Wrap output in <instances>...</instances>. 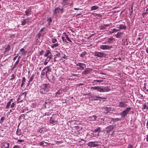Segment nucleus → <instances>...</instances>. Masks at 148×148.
<instances>
[{
  "label": "nucleus",
  "instance_id": "nucleus-1",
  "mask_svg": "<svg viewBox=\"0 0 148 148\" xmlns=\"http://www.w3.org/2000/svg\"><path fill=\"white\" fill-rule=\"evenodd\" d=\"M51 86L49 84H42L40 88V92L42 94H45L50 89Z\"/></svg>",
  "mask_w": 148,
  "mask_h": 148
},
{
  "label": "nucleus",
  "instance_id": "nucleus-2",
  "mask_svg": "<svg viewBox=\"0 0 148 148\" xmlns=\"http://www.w3.org/2000/svg\"><path fill=\"white\" fill-rule=\"evenodd\" d=\"M91 89L92 90H97V91L100 92H105L108 91L110 90V87L108 86L103 87V86H95L92 87Z\"/></svg>",
  "mask_w": 148,
  "mask_h": 148
},
{
  "label": "nucleus",
  "instance_id": "nucleus-3",
  "mask_svg": "<svg viewBox=\"0 0 148 148\" xmlns=\"http://www.w3.org/2000/svg\"><path fill=\"white\" fill-rule=\"evenodd\" d=\"M100 142L97 141L90 142L88 143V145L90 147H95L99 146L101 145Z\"/></svg>",
  "mask_w": 148,
  "mask_h": 148
},
{
  "label": "nucleus",
  "instance_id": "nucleus-4",
  "mask_svg": "<svg viewBox=\"0 0 148 148\" xmlns=\"http://www.w3.org/2000/svg\"><path fill=\"white\" fill-rule=\"evenodd\" d=\"M131 109V108H127L125 110L120 113V114L122 116V117H125L129 112Z\"/></svg>",
  "mask_w": 148,
  "mask_h": 148
},
{
  "label": "nucleus",
  "instance_id": "nucleus-5",
  "mask_svg": "<svg viewBox=\"0 0 148 148\" xmlns=\"http://www.w3.org/2000/svg\"><path fill=\"white\" fill-rule=\"evenodd\" d=\"M112 48V46H108L106 45H101L100 46V48L102 50L110 49Z\"/></svg>",
  "mask_w": 148,
  "mask_h": 148
},
{
  "label": "nucleus",
  "instance_id": "nucleus-6",
  "mask_svg": "<svg viewBox=\"0 0 148 148\" xmlns=\"http://www.w3.org/2000/svg\"><path fill=\"white\" fill-rule=\"evenodd\" d=\"M46 69H47V71H46V73H45V74L46 75V77H47L49 73V72L51 71V69L49 67V66H46L45 67V68L43 70V71H45ZM44 74L45 73V72L44 73Z\"/></svg>",
  "mask_w": 148,
  "mask_h": 148
},
{
  "label": "nucleus",
  "instance_id": "nucleus-7",
  "mask_svg": "<svg viewBox=\"0 0 148 148\" xmlns=\"http://www.w3.org/2000/svg\"><path fill=\"white\" fill-rule=\"evenodd\" d=\"M127 106V104L125 103V102L123 101L119 102L118 105V106L120 108L125 107Z\"/></svg>",
  "mask_w": 148,
  "mask_h": 148
},
{
  "label": "nucleus",
  "instance_id": "nucleus-8",
  "mask_svg": "<svg viewBox=\"0 0 148 148\" xmlns=\"http://www.w3.org/2000/svg\"><path fill=\"white\" fill-rule=\"evenodd\" d=\"M94 55L96 56L101 58L105 56V54L102 52H96L95 53Z\"/></svg>",
  "mask_w": 148,
  "mask_h": 148
},
{
  "label": "nucleus",
  "instance_id": "nucleus-9",
  "mask_svg": "<svg viewBox=\"0 0 148 148\" xmlns=\"http://www.w3.org/2000/svg\"><path fill=\"white\" fill-rule=\"evenodd\" d=\"M114 127V126H109L106 128V131L107 133H109L113 130Z\"/></svg>",
  "mask_w": 148,
  "mask_h": 148
},
{
  "label": "nucleus",
  "instance_id": "nucleus-10",
  "mask_svg": "<svg viewBox=\"0 0 148 148\" xmlns=\"http://www.w3.org/2000/svg\"><path fill=\"white\" fill-rule=\"evenodd\" d=\"M32 13L31 9V8H28L25 10V14H24V15L29 16L31 15Z\"/></svg>",
  "mask_w": 148,
  "mask_h": 148
},
{
  "label": "nucleus",
  "instance_id": "nucleus-11",
  "mask_svg": "<svg viewBox=\"0 0 148 148\" xmlns=\"http://www.w3.org/2000/svg\"><path fill=\"white\" fill-rule=\"evenodd\" d=\"M76 65L80 66L81 68V69L82 70H84V68L86 66L85 64L83 63H81L80 62L76 64Z\"/></svg>",
  "mask_w": 148,
  "mask_h": 148
},
{
  "label": "nucleus",
  "instance_id": "nucleus-12",
  "mask_svg": "<svg viewBox=\"0 0 148 148\" xmlns=\"http://www.w3.org/2000/svg\"><path fill=\"white\" fill-rule=\"evenodd\" d=\"M92 69L89 68L86 69L82 72V74L84 75L87 74L92 71Z\"/></svg>",
  "mask_w": 148,
  "mask_h": 148
},
{
  "label": "nucleus",
  "instance_id": "nucleus-13",
  "mask_svg": "<svg viewBox=\"0 0 148 148\" xmlns=\"http://www.w3.org/2000/svg\"><path fill=\"white\" fill-rule=\"evenodd\" d=\"M103 109L106 111L107 113L110 112L111 111H112L113 108L112 107H104L103 108Z\"/></svg>",
  "mask_w": 148,
  "mask_h": 148
},
{
  "label": "nucleus",
  "instance_id": "nucleus-14",
  "mask_svg": "<svg viewBox=\"0 0 148 148\" xmlns=\"http://www.w3.org/2000/svg\"><path fill=\"white\" fill-rule=\"evenodd\" d=\"M9 144L7 143H3L1 144L2 148H9Z\"/></svg>",
  "mask_w": 148,
  "mask_h": 148
},
{
  "label": "nucleus",
  "instance_id": "nucleus-15",
  "mask_svg": "<svg viewBox=\"0 0 148 148\" xmlns=\"http://www.w3.org/2000/svg\"><path fill=\"white\" fill-rule=\"evenodd\" d=\"M110 25H108V24H104V25H101V26H99V29H100V30H103V29H106V27L108 26H109Z\"/></svg>",
  "mask_w": 148,
  "mask_h": 148
},
{
  "label": "nucleus",
  "instance_id": "nucleus-16",
  "mask_svg": "<svg viewBox=\"0 0 148 148\" xmlns=\"http://www.w3.org/2000/svg\"><path fill=\"white\" fill-rule=\"evenodd\" d=\"M99 8V7L96 5H93L91 7L90 11L94 10H97Z\"/></svg>",
  "mask_w": 148,
  "mask_h": 148
},
{
  "label": "nucleus",
  "instance_id": "nucleus-17",
  "mask_svg": "<svg viewBox=\"0 0 148 148\" xmlns=\"http://www.w3.org/2000/svg\"><path fill=\"white\" fill-rule=\"evenodd\" d=\"M123 34V32H118L115 35V36L117 38H120L121 37L122 34Z\"/></svg>",
  "mask_w": 148,
  "mask_h": 148
},
{
  "label": "nucleus",
  "instance_id": "nucleus-18",
  "mask_svg": "<svg viewBox=\"0 0 148 148\" xmlns=\"http://www.w3.org/2000/svg\"><path fill=\"white\" fill-rule=\"evenodd\" d=\"M60 10V9L59 8H56L53 11V13L54 14H56L58 13L59 11Z\"/></svg>",
  "mask_w": 148,
  "mask_h": 148
},
{
  "label": "nucleus",
  "instance_id": "nucleus-19",
  "mask_svg": "<svg viewBox=\"0 0 148 148\" xmlns=\"http://www.w3.org/2000/svg\"><path fill=\"white\" fill-rule=\"evenodd\" d=\"M114 39V38L112 37L109 38L107 40V42L109 43H112L113 42Z\"/></svg>",
  "mask_w": 148,
  "mask_h": 148
},
{
  "label": "nucleus",
  "instance_id": "nucleus-20",
  "mask_svg": "<svg viewBox=\"0 0 148 148\" xmlns=\"http://www.w3.org/2000/svg\"><path fill=\"white\" fill-rule=\"evenodd\" d=\"M119 31V29H116L114 28L112 29H111L109 32L110 34H111Z\"/></svg>",
  "mask_w": 148,
  "mask_h": 148
},
{
  "label": "nucleus",
  "instance_id": "nucleus-21",
  "mask_svg": "<svg viewBox=\"0 0 148 148\" xmlns=\"http://www.w3.org/2000/svg\"><path fill=\"white\" fill-rule=\"evenodd\" d=\"M20 51L21 52V54L23 55H25L27 53V51H25V49L23 48H21Z\"/></svg>",
  "mask_w": 148,
  "mask_h": 148
},
{
  "label": "nucleus",
  "instance_id": "nucleus-22",
  "mask_svg": "<svg viewBox=\"0 0 148 148\" xmlns=\"http://www.w3.org/2000/svg\"><path fill=\"white\" fill-rule=\"evenodd\" d=\"M51 54V53L49 50H47L46 52L45 53L44 56L45 57H47Z\"/></svg>",
  "mask_w": 148,
  "mask_h": 148
},
{
  "label": "nucleus",
  "instance_id": "nucleus-23",
  "mask_svg": "<svg viewBox=\"0 0 148 148\" xmlns=\"http://www.w3.org/2000/svg\"><path fill=\"white\" fill-rule=\"evenodd\" d=\"M10 45H8L5 48V50L4 51V53H5L6 52L8 51L10 49Z\"/></svg>",
  "mask_w": 148,
  "mask_h": 148
},
{
  "label": "nucleus",
  "instance_id": "nucleus-24",
  "mask_svg": "<svg viewBox=\"0 0 148 148\" xmlns=\"http://www.w3.org/2000/svg\"><path fill=\"white\" fill-rule=\"evenodd\" d=\"M119 30L122 29H125L126 28V27L123 24H121L119 25Z\"/></svg>",
  "mask_w": 148,
  "mask_h": 148
},
{
  "label": "nucleus",
  "instance_id": "nucleus-25",
  "mask_svg": "<svg viewBox=\"0 0 148 148\" xmlns=\"http://www.w3.org/2000/svg\"><path fill=\"white\" fill-rule=\"evenodd\" d=\"M21 57L20 56L18 57V59L17 60V61L16 62L14 66V68H15V67L16 66V65L18 64V62L19 61V59Z\"/></svg>",
  "mask_w": 148,
  "mask_h": 148
},
{
  "label": "nucleus",
  "instance_id": "nucleus-26",
  "mask_svg": "<svg viewBox=\"0 0 148 148\" xmlns=\"http://www.w3.org/2000/svg\"><path fill=\"white\" fill-rule=\"evenodd\" d=\"M34 74H33L32 76L30 77L29 79V81H28V85H29L30 84V82H31L33 80V79H34Z\"/></svg>",
  "mask_w": 148,
  "mask_h": 148
},
{
  "label": "nucleus",
  "instance_id": "nucleus-27",
  "mask_svg": "<svg viewBox=\"0 0 148 148\" xmlns=\"http://www.w3.org/2000/svg\"><path fill=\"white\" fill-rule=\"evenodd\" d=\"M96 98L95 99L97 100H101V99H106V98L105 97H96Z\"/></svg>",
  "mask_w": 148,
  "mask_h": 148
},
{
  "label": "nucleus",
  "instance_id": "nucleus-28",
  "mask_svg": "<svg viewBox=\"0 0 148 148\" xmlns=\"http://www.w3.org/2000/svg\"><path fill=\"white\" fill-rule=\"evenodd\" d=\"M26 23V21L25 19L22 20L21 21V24L23 25H25Z\"/></svg>",
  "mask_w": 148,
  "mask_h": 148
},
{
  "label": "nucleus",
  "instance_id": "nucleus-29",
  "mask_svg": "<svg viewBox=\"0 0 148 148\" xmlns=\"http://www.w3.org/2000/svg\"><path fill=\"white\" fill-rule=\"evenodd\" d=\"M50 122L51 123L54 124L55 123V121L54 119L51 117L50 120Z\"/></svg>",
  "mask_w": 148,
  "mask_h": 148
},
{
  "label": "nucleus",
  "instance_id": "nucleus-30",
  "mask_svg": "<svg viewBox=\"0 0 148 148\" xmlns=\"http://www.w3.org/2000/svg\"><path fill=\"white\" fill-rule=\"evenodd\" d=\"M86 54V52H83L80 55V56L81 58L84 57V56Z\"/></svg>",
  "mask_w": 148,
  "mask_h": 148
},
{
  "label": "nucleus",
  "instance_id": "nucleus-31",
  "mask_svg": "<svg viewBox=\"0 0 148 148\" xmlns=\"http://www.w3.org/2000/svg\"><path fill=\"white\" fill-rule=\"evenodd\" d=\"M146 109L147 110L148 109V106H147L146 104H145L143 106V108L142 109L143 110L144 109Z\"/></svg>",
  "mask_w": 148,
  "mask_h": 148
},
{
  "label": "nucleus",
  "instance_id": "nucleus-32",
  "mask_svg": "<svg viewBox=\"0 0 148 148\" xmlns=\"http://www.w3.org/2000/svg\"><path fill=\"white\" fill-rule=\"evenodd\" d=\"M68 4V3L67 2V1H64V0H63V2L62 3V5L63 6H64L66 5H67Z\"/></svg>",
  "mask_w": 148,
  "mask_h": 148
},
{
  "label": "nucleus",
  "instance_id": "nucleus-33",
  "mask_svg": "<svg viewBox=\"0 0 148 148\" xmlns=\"http://www.w3.org/2000/svg\"><path fill=\"white\" fill-rule=\"evenodd\" d=\"M11 103L10 101L8 102L7 103V104L5 108H8L11 105Z\"/></svg>",
  "mask_w": 148,
  "mask_h": 148
},
{
  "label": "nucleus",
  "instance_id": "nucleus-34",
  "mask_svg": "<svg viewBox=\"0 0 148 148\" xmlns=\"http://www.w3.org/2000/svg\"><path fill=\"white\" fill-rule=\"evenodd\" d=\"M101 128L100 127H98L95 130L94 132H99L100 131V129Z\"/></svg>",
  "mask_w": 148,
  "mask_h": 148
},
{
  "label": "nucleus",
  "instance_id": "nucleus-35",
  "mask_svg": "<svg viewBox=\"0 0 148 148\" xmlns=\"http://www.w3.org/2000/svg\"><path fill=\"white\" fill-rule=\"evenodd\" d=\"M51 41L53 43H55L57 41V39L55 38H52Z\"/></svg>",
  "mask_w": 148,
  "mask_h": 148
},
{
  "label": "nucleus",
  "instance_id": "nucleus-36",
  "mask_svg": "<svg viewBox=\"0 0 148 148\" xmlns=\"http://www.w3.org/2000/svg\"><path fill=\"white\" fill-rule=\"evenodd\" d=\"M16 134L17 135L19 136L21 135V133L20 130H19L18 129L16 132Z\"/></svg>",
  "mask_w": 148,
  "mask_h": 148
},
{
  "label": "nucleus",
  "instance_id": "nucleus-37",
  "mask_svg": "<svg viewBox=\"0 0 148 148\" xmlns=\"http://www.w3.org/2000/svg\"><path fill=\"white\" fill-rule=\"evenodd\" d=\"M65 37H66V39H67V40L69 41V42H72V41H71V40L70 39V38L68 37V35L66 34L65 35Z\"/></svg>",
  "mask_w": 148,
  "mask_h": 148
},
{
  "label": "nucleus",
  "instance_id": "nucleus-38",
  "mask_svg": "<svg viewBox=\"0 0 148 148\" xmlns=\"http://www.w3.org/2000/svg\"><path fill=\"white\" fill-rule=\"evenodd\" d=\"M44 141H42L41 142H40L39 143V144L41 146H44Z\"/></svg>",
  "mask_w": 148,
  "mask_h": 148
},
{
  "label": "nucleus",
  "instance_id": "nucleus-39",
  "mask_svg": "<svg viewBox=\"0 0 148 148\" xmlns=\"http://www.w3.org/2000/svg\"><path fill=\"white\" fill-rule=\"evenodd\" d=\"M62 91L60 90H58L57 92L56 93V95H60Z\"/></svg>",
  "mask_w": 148,
  "mask_h": 148
},
{
  "label": "nucleus",
  "instance_id": "nucleus-40",
  "mask_svg": "<svg viewBox=\"0 0 148 148\" xmlns=\"http://www.w3.org/2000/svg\"><path fill=\"white\" fill-rule=\"evenodd\" d=\"M25 82V77H23L22 78V84H24Z\"/></svg>",
  "mask_w": 148,
  "mask_h": 148
},
{
  "label": "nucleus",
  "instance_id": "nucleus-41",
  "mask_svg": "<svg viewBox=\"0 0 148 148\" xmlns=\"http://www.w3.org/2000/svg\"><path fill=\"white\" fill-rule=\"evenodd\" d=\"M62 39L63 41L64 42H67L66 41V39H65V37H62Z\"/></svg>",
  "mask_w": 148,
  "mask_h": 148
},
{
  "label": "nucleus",
  "instance_id": "nucleus-42",
  "mask_svg": "<svg viewBox=\"0 0 148 148\" xmlns=\"http://www.w3.org/2000/svg\"><path fill=\"white\" fill-rule=\"evenodd\" d=\"M40 36L41 34L40 33H39L36 35V37L37 38V39H38L40 37Z\"/></svg>",
  "mask_w": 148,
  "mask_h": 148
},
{
  "label": "nucleus",
  "instance_id": "nucleus-43",
  "mask_svg": "<svg viewBox=\"0 0 148 148\" xmlns=\"http://www.w3.org/2000/svg\"><path fill=\"white\" fill-rule=\"evenodd\" d=\"M44 146H45L49 145L50 144V143H45V141H44Z\"/></svg>",
  "mask_w": 148,
  "mask_h": 148
},
{
  "label": "nucleus",
  "instance_id": "nucleus-44",
  "mask_svg": "<svg viewBox=\"0 0 148 148\" xmlns=\"http://www.w3.org/2000/svg\"><path fill=\"white\" fill-rule=\"evenodd\" d=\"M93 81L94 82L96 81L97 82H103V80H99L97 79V80H94Z\"/></svg>",
  "mask_w": 148,
  "mask_h": 148
},
{
  "label": "nucleus",
  "instance_id": "nucleus-45",
  "mask_svg": "<svg viewBox=\"0 0 148 148\" xmlns=\"http://www.w3.org/2000/svg\"><path fill=\"white\" fill-rule=\"evenodd\" d=\"M15 103H12L11 105V108H12L13 107H14L15 106Z\"/></svg>",
  "mask_w": 148,
  "mask_h": 148
},
{
  "label": "nucleus",
  "instance_id": "nucleus-46",
  "mask_svg": "<svg viewBox=\"0 0 148 148\" xmlns=\"http://www.w3.org/2000/svg\"><path fill=\"white\" fill-rule=\"evenodd\" d=\"M93 121L95 120L96 119V116H92V117Z\"/></svg>",
  "mask_w": 148,
  "mask_h": 148
},
{
  "label": "nucleus",
  "instance_id": "nucleus-47",
  "mask_svg": "<svg viewBox=\"0 0 148 148\" xmlns=\"http://www.w3.org/2000/svg\"><path fill=\"white\" fill-rule=\"evenodd\" d=\"M47 21L49 22V23L51 22L52 20L51 18H49L47 19Z\"/></svg>",
  "mask_w": 148,
  "mask_h": 148
},
{
  "label": "nucleus",
  "instance_id": "nucleus-48",
  "mask_svg": "<svg viewBox=\"0 0 148 148\" xmlns=\"http://www.w3.org/2000/svg\"><path fill=\"white\" fill-rule=\"evenodd\" d=\"M57 52V53L56 55V57H57H57H59L60 55V53H59L58 52Z\"/></svg>",
  "mask_w": 148,
  "mask_h": 148
},
{
  "label": "nucleus",
  "instance_id": "nucleus-49",
  "mask_svg": "<svg viewBox=\"0 0 148 148\" xmlns=\"http://www.w3.org/2000/svg\"><path fill=\"white\" fill-rule=\"evenodd\" d=\"M148 12H145L142 13V15L143 17H144L145 15L147 14Z\"/></svg>",
  "mask_w": 148,
  "mask_h": 148
},
{
  "label": "nucleus",
  "instance_id": "nucleus-50",
  "mask_svg": "<svg viewBox=\"0 0 148 148\" xmlns=\"http://www.w3.org/2000/svg\"><path fill=\"white\" fill-rule=\"evenodd\" d=\"M133 7H131V10L130 11V15H131V14H132V12H133Z\"/></svg>",
  "mask_w": 148,
  "mask_h": 148
},
{
  "label": "nucleus",
  "instance_id": "nucleus-51",
  "mask_svg": "<svg viewBox=\"0 0 148 148\" xmlns=\"http://www.w3.org/2000/svg\"><path fill=\"white\" fill-rule=\"evenodd\" d=\"M11 77H12L10 79V80H12V79H14V78L15 77L14 75V74H13L12 75Z\"/></svg>",
  "mask_w": 148,
  "mask_h": 148
},
{
  "label": "nucleus",
  "instance_id": "nucleus-52",
  "mask_svg": "<svg viewBox=\"0 0 148 148\" xmlns=\"http://www.w3.org/2000/svg\"><path fill=\"white\" fill-rule=\"evenodd\" d=\"M127 148H133V147L131 145L129 144L128 145Z\"/></svg>",
  "mask_w": 148,
  "mask_h": 148
},
{
  "label": "nucleus",
  "instance_id": "nucleus-53",
  "mask_svg": "<svg viewBox=\"0 0 148 148\" xmlns=\"http://www.w3.org/2000/svg\"><path fill=\"white\" fill-rule=\"evenodd\" d=\"M53 44L54 45V47H57L59 45V44L58 43H55Z\"/></svg>",
  "mask_w": 148,
  "mask_h": 148
},
{
  "label": "nucleus",
  "instance_id": "nucleus-54",
  "mask_svg": "<svg viewBox=\"0 0 148 148\" xmlns=\"http://www.w3.org/2000/svg\"><path fill=\"white\" fill-rule=\"evenodd\" d=\"M48 57V58H49L50 59V60L52 59V56L51 55V54H50V55H49V56H47Z\"/></svg>",
  "mask_w": 148,
  "mask_h": 148
},
{
  "label": "nucleus",
  "instance_id": "nucleus-55",
  "mask_svg": "<svg viewBox=\"0 0 148 148\" xmlns=\"http://www.w3.org/2000/svg\"><path fill=\"white\" fill-rule=\"evenodd\" d=\"M48 61H46V60H45V61L44 63V64L45 65H46L48 63Z\"/></svg>",
  "mask_w": 148,
  "mask_h": 148
},
{
  "label": "nucleus",
  "instance_id": "nucleus-56",
  "mask_svg": "<svg viewBox=\"0 0 148 148\" xmlns=\"http://www.w3.org/2000/svg\"><path fill=\"white\" fill-rule=\"evenodd\" d=\"M13 148H20V147L18 146L15 145Z\"/></svg>",
  "mask_w": 148,
  "mask_h": 148
},
{
  "label": "nucleus",
  "instance_id": "nucleus-57",
  "mask_svg": "<svg viewBox=\"0 0 148 148\" xmlns=\"http://www.w3.org/2000/svg\"><path fill=\"white\" fill-rule=\"evenodd\" d=\"M74 9L75 10H81L82 9H80L79 8H74Z\"/></svg>",
  "mask_w": 148,
  "mask_h": 148
},
{
  "label": "nucleus",
  "instance_id": "nucleus-58",
  "mask_svg": "<svg viewBox=\"0 0 148 148\" xmlns=\"http://www.w3.org/2000/svg\"><path fill=\"white\" fill-rule=\"evenodd\" d=\"M47 58H46V59L45 60H46V61H47L48 62H49V61L50 60V59L48 57H47Z\"/></svg>",
  "mask_w": 148,
  "mask_h": 148
},
{
  "label": "nucleus",
  "instance_id": "nucleus-59",
  "mask_svg": "<svg viewBox=\"0 0 148 148\" xmlns=\"http://www.w3.org/2000/svg\"><path fill=\"white\" fill-rule=\"evenodd\" d=\"M25 95V96L26 95V92H24L22 94H21V95Z\"/></svg>",
  "mask_w": 148,
  "mask_h": 148
},
{
  "label": "nucleus",
  "instance_id": "nucleus-60",
  "mask_svg": "<svg viewBox=\"0 0 148 148\" xmlns=\"http://www.w3.org/2000/svg\"><path fill=\"white\" fill-rule=\"evenodd\" d=\"M43 53V50H42L39 52L40 54L41 55Z\"/></svg>",
  "mask_w": 148,
  "mask_h": 148
},
{
  "label": "nucleus",
  "instance_id": "nucleus-61",
  "mask_svg": "<svg viewBox=\"0 0 148 148\" xmlns=\"http://www.w3.org/2000/svg\"><path fill=\"white\" fill-rule=\"evenodd\" d=\"M96 14L99 17H102V15L100 14Z\"/></svg>",
  "mask_w": 148,
  "mask_h": 148
},
{
  "label": "nucleus",
  "instance_id": "nucleus-62",
  "mask_svg": "<svg viewBox=\"0 0 148 148\" xmlns=\"http://www.w3.org/2000/svg\"><path fill=\"white\" fill-rule=\"evenodd\" d=\"M23 141H24V140H18V142H23Z\"/></svg>",
  "mask_w": 148,
  "mask_h": 148
},
{
  "label": "nucleus",
  "instance_id": "nucleus-63",
  "mask_svg": "<svg viewBox=\"0 0 148 148\" xmlns=\"http://www.w3.org/2000/svg\"><path fill=\"white\" fill-rule=\"evenodd\" d=\"M4 119V117H2L1 119V121H3Z\"/></svg>",
  "mask_w": 148,
  "mask_h": 148
},
{
  "label": "nucleus",
  "instance_id": "nucleus-64",
  "mask_svg": "<svg viewBox=\"0 0 148 148\" xmlns=\"http://www.w3.org/2000/svg\"><path fill=\"white\" fill-rule=\"evenodd\" d=\"M45 29V28H44V27H43V28H42L40 29V32H42V31H43L44 29Z\"/></svg>",
  "mask_w": 148,
  "mask_h": 148
}]
</instances>
